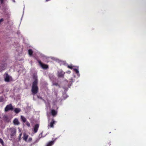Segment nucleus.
I'll use <instances>...</instances> for the list:
<instances>
[{
	"mask_svg": "<svg viewBox=\"0 0 146 146\" xmlns=\"http://www.w3.org/2000/svg\"><path fill=\"white\" fill-rule=\"evenodd\" d=\"M39 125L38 124H36L34 127V132L35 133H36L38 129Z\"/></svg>",
	"mask_w": 146,
	"mask_h": 146,
	"instance_id": "obj_8",
	"label": "nucleus"
},
{
	"mask_svg": "<svg viewBox=\"0 0 146 146\" xmlns=\"http://www.w3.org/2000/svg\"><path fill=\"white\" fill-rule=\"evenodd\" d=\"M35 80L32 83L31 91L33 95L36 94L38 91V80L37 78H35Z\"/></svg>",
	"mask_w": 146,
	"mask_h": 146,
	"instance_id": "obj_1",
	"label": "nucleus"
},
{
	"mask_svg": "<svg viewBox=\"0 0 146 146\" xmlns=\"http://www.w3.org/2000/svg\"><path fill=\"white\" fill-rule=\"evenodd\" d=\"M54 85L56 86H57L58 85V83H55L54 84Z\"/></svg>",
	"mask_w": 146,
	"mask_h": 146,
	"instance_id": "obj_28",
	"label": "nucleus"
},
{
	"mask_svg": "<svg viewBox=\"0 0 146 146\" xmlns=\"http://www.w3.org/2000/svg\"><path fill=\"white\" fill-rule=\"evenodd\" d=\"M5 1H6V0H0L1 4H3L4 3V2Z\"/></svg>",
	"mask_w": 146,
	"mask_h": 146,
	"instance_id": "obj_21",
	"label": "nucleus"
},
{
	"mask_svg": "<svg viewBox=\"0 0 146 146\" xmlns=\"http://www.w3.org/2000/svg\"><path fill=\"white\" fill-rule=\"evenodd\" d=\"M4 98L3 97H0V102H3L4 101Z\"/></svg>",
	"mask_w": 146,
	"mask_h": 146,
	"instance_id": "obj_18",
	"label": "nucleus"
},
{
	"mask_svg": "<svg viewBox=\"0 0 146 146\" xmlns=\"http://www.w3.org/2000/svg\"><path fill=\"white\" fill-rule=\"evenodd\" d=\"M29 135L25 133H24L23 134V139L26 142L27 141V139Z\"/></svg>",
	"mask_w": 146,
	"mask_h": 146,
	"instance_id": "obj_10",
	"label": "nucleus"
},
{
	"mask_svg": "<svg viewBox=\"0 0 146 146\" xmlns=\"http://www.w3.org/2000/svg\"><path fill=\"white\" fill-rule=\"evenodd\" d=\"M32 139L31 137H29L28 140H27V142H31L32 140Z\"/></svg>",
	"mask_w": 146,
	"mask_h": 146,
	"instance_id": "obj_19",
	"label": "nucleus"
},
{
	"mask_svg": "<svg viewBox=\"0 0 146 146\" xmlns=\"http://www.w3.org/2000/svg\"><path fill=\"white\" fill-rule=\"evenodd\" d=\"M21 111V109L18 108H15L14 109V111L16 113H18Z\"/></svg>",
	"mask_w": 146,
	"mask_h": 146,
	"instance_id": "obj_14",
	"label": "nucleus"
},
{
	"mask_svg": "<svg viewBox=\"0 0 146 146\" xmlns=\"http://www.w3.org/2000/svg\"><path fill=\"white\" fill-rule=\"evenodd\" d=\"M0 143H1L2 145H3L4 142L3 140L0 138Z\"/></svg>",
	"mask_w": 146,
	"mask_h": 146,
	"instance_id": "obj_20",
	"label": "nucleus"
},
{
	"mask_svg": "<svg viewBox=\"0 0 146 146\" xmlns=\"http://www.w3.org/2000/svg\"><path fill=\"white\" fill-rule=\"evenodd\" d=\"M56 121H54V119H52L50 123V124L48 125L49 127L50 128H53L54 127V125L55 124Z\"/></svg>",
	"mask_w": 146,
	"mask_h": 146,
	"instance_id": "obj_5",
	"label": "nucleus"
},
{
	"mask_svg": "<svg viewBox=\"0 0 146 146\" xmlns=\"http://www.w3.org/2000/svg\"><path fill=\"white\" fill-rule=\"evenodd\" d=\"M67 73H68L70 74V73H71V71H68L67 72Z\"/></svg>",
	"mask_w": 146,
	"mask_h": 146,
	"instance_id": "obj_27",
	"label": "nucleus"
},
{
	"mask_svg": "<svg viewBox=\"0 0 146 146\" xmlns=\"http://www.w3.org/2000/svg\"><path fill=\"white\" fill-rule=\"evenodd\" d=\"M108 144L109 145V146H110V145L111 144V142L110 141L109 142Z\"/></svg>",
	"mask_w": 146,
	"mask_h": 146,
	"instance_id": "obj_26",
	"label": "nucleus"
},
{
	"mask_svg": "<svg viewBox=\"0 0 146 146\" xmlns=\"http://www.w3.org/2000/svg\"><path fill=\"white\" fill-rule=\"evenodd\" d=\"M51 113L53 116L54 117L57 114V112L56 111L53 109L51 110Z\"/></svg>",
	"mask_w": 146,
	"mask_h": 146,
	"instance_id": "obj_9",
	"label": "nucleus"
},
{
	"mask_svg": "<svg viewBox=\"0 0 146 146\" xmlns=\"http://www.w3.org/2000/svg\"><path fill=\"white\" fill-rule=\"evenodd\" d=\"M9 131L10 132V135L11 137L15 135L16 130L15 128L13 127L10 128L9 129Z\"/></svg>",
	"mask_w": 146,
	"mask_h": 146,
	"instance_id": "obj_2",
	"label": "nucleus"
},
{
	"mask_svg": "<svg viewBox=\"0 0 146 146\" xmlns=\"http://www.w3.org/2000/svg\"><path fill=\"white\" fill-rule=\"evenodd\" d=\"M74 70L76 72V73L77 74H78L79 72V71L76 68H74Z\"/></svg>",
	"mask_w": 146,
	"mask_h": 146,
	"instance_id": "obj_17",
	"label": "nucleus"
},
{
	"mask_svg": "<svg viewBox=\"0 0 146 146\" xmlns=\"http://www.w3.org/2000/svg\"><path fill=\"white\" fill-rule=\"evenodd\" d=\"M64 74V72L62 70L59 71L58 72V76L59 77H63Z\"/></svg>",
	"mask_w": 146,
	"mask_h": 146,
	"instance_id": "obj_6",
	"label": "nucleus"
},
{
	"mask_svg": "<svg viewBox=\"0 0 146 146\" xmlns=\"http://www.w3.org/2000/svg\"><path fill=\"white\" fill-rule=\"evenodd\" d=\"M22 135V134L21 133L20 134H19V140H21V136Z\"/></svg>",
	"mask_w": 146,
	"mask_h": 146,
	"instance_id": "obj_25",
	"label": "nucleus"
},
{
	"mask_svg": "<svg viewBox=\"0 0 146 146\" xmlns=\"http://www.w3.org/2000/svg\"><path fill=\"white\" fill-rule=\"evenodd\" d=\"M4 21V19L3 18H1L0 19V24L1 23Z\"/></svg>",
	"mask_w": 146,
	"mask_h": 146,
	"instance_id": "obj_24",
	"label": "nucleus"
},
{
	"mask_svg": "<svg viewBox=\"0 0 146 146\" xmlns=\"http://www.w3.org/2000/svg\"><path fill=\"white\" fill-rule=\"evenodd\" d=\"M38 61L39 64L43 69H47L48 68V65L43 64L40 60H38Z\"/></svg>",
	"mask_w": 146,
	"mask_h": 146,
	"instance_id": "obj_4",
	"label": "nucleus"
},
{
	"mask_svg": "<svg viewBox=\"0 0 146 146\" xmlns=\"http://www.w3.org/2000/svg\"><path fill=\"white\" fill-rule=\"evenodd\" d=\"M3 119L6 122H9V120L8 116L7 115H4Z\"/></svg>",
	"mask_w": 146,
	"mask_h": 146,
	"instance_id": "obj_12",
	"label": "nucleus"
},
{
	"mask_svg": "<svg viewBox=\"0 0 146 146\" xmlns=\"http://www.w3.org/2000/svg\"><path fill=\"white\" fill-rule=\"evenodd\" d=\"M33 52L32 50L30 49L28 50V53L30 56L32 55L33 54Z\"/></svg>",
	"mask_w": 146,
	"mask_h": 146,
	"instance_id": "obj_16",
	"label": "nucleus"
},
{
	"mask_svg": "<svg viewBox=\"0 0 146 146\" xmlns=\"http://www.w3.org/2000/svg\"><path fill=\"white\" fill-rule=\"evenodd\" d=\"M13 123L15 125H18L20 124V122L17 119L15 118L14 119L13 121Z\"/></svg>",
	"mask_w": 146,
	"mask_h": 146,
	"instance_id": "obj_11",
	"label": "nucleus"
},
{
	"mask_svg": "<svg viewBox=\"0 0 146 146\" xmlns=\"http://www.w3.org/2000/svg\"><path fill=\"white\" fill-rule=\"evenodd\" d=\"M21 119L23 122H25L27 120L22 115L21 116Z\"/></svg>",
	"mask_w": 146,
	"mask_h": 146,
	"instance_id": "obj_15",
	"label": "nucleus"
},
{
	"mask_svg": "<svg viewBox=\"0 0 146 146\" xmlns=\"http://www.w3.org/2000/svg\"><path fill=\"white\" fill-rule=\"evenodd\" d=\"M26 125L28 127H30V123L28 122H27L26 123Z\"/></svg>",
	"mask_w": 146,
	"mask_h": 146,
	"instance_id": "obj_22",
	"label": "nucleus"
},
{
	"mask_svg": "<svg viewBox=\"0 0 146 146\" xmlns=\"http://www.w3.org/2000/svg\"><path fill=\"white\" fill-rule=\"evenodd\" d=\"M40 98L41 99H42V98L41 97H40Z\"/></svg>",
	"mask_w": 146,
	"mask_h": 146,
	"instance_id": "obj_29",
	"label": "nucleus"
},
{
	"mask_svg": "<svg viewBox=\"0 0 146 146\" xmlns=\"http://www.w3.org/2000/svg\"><path fill=\"white\" fill-rule=\"evenodd\" d=\"M6 77L5 78V81L6 82H9L10 81V78H11V77H10L9 75L7 73H5Z\"/></svg>",
	"mask_w": 146,
	"mask_h": 146,
	"instance_id": "obj_7",
	"label": "nucleus"
},
{
	"mask_svg": "<svg viewBox=\"0 0 146 146\" xmlns=\"http://www.w3.org/2000/svg\"><path fill=\"white\" fill-rule=\"evenodd\" d=\"M13 109V108L11 104L7 105L6 107L5 108V112H7L9 110H12Z\"/></svg>",
	"mask_w": 146,
	"mask_h": 146,
	"instance_id": "obj_3",
	"label": "nucleus"
},
{
	"mask_svg": "<svg viewBox=\"0 0 146 146\" xmlns=\"http://www.w3.org/2000/svg\"><path fill=\"white\" fill-rule=\"evenodd\" d=\"M67 67H68V68L70 69H72L73 68L72 66H69V65H68Z\"/></svg>",
	"mask_w": 146,
	"mask_h": 146,
	"instance_id": "obj_23",
	"label": "nucleus"
},
{
	"mask_svg": "<svg viewBox=\"0 0 146 146\" xmlns=\"http://www.w3.org/2000/svg\"><path fill=\"white\" fill-rule=\"evenodd\" d=\"M7 66V65L6 64H4L1 65V66H0V68H1V70H4L6 68V67ZM1 70V69H0V70Z\"/></svg>",
	"mask_w": 146,
	"mask_h": 146,
	"instance_id": "obj_13",
	"label": "nucleus"
}]
</instances>
